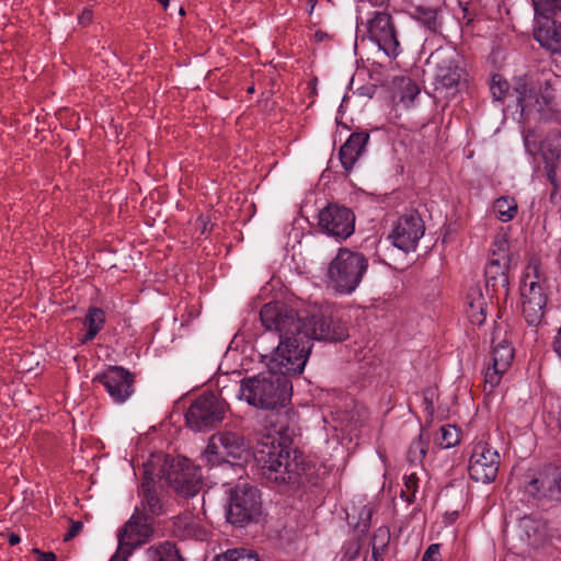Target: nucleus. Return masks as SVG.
<instances>
[{"label": "nucleus", "mask_w": 561, "mask_h": 561, "mask_svg": "<svg viewBox=\"0 0 561 561\" xmlns=\"http://www.w3.org/2000/svg\"><path fill=\"white\" fill-rule=\"evenodd\" d=\"M262 325L278 334L279 343L268 363V371L244 378L239 398L264 410L284 407L291 397L288 375L304 371L312 340L341 342L348 337L346 325L317 306L295 310L279 302L265 304L260 311Z\"/></svg>", "instance_id": "nucleus-1"}, {"label": "nucleus", "mask_w": 561, "mask_h": 561, "mask_svg": "<svg viewBox=\"0 0 561 561\" xmlns=\"http://www.w3.org/2000/svg\"><path fill=\"white\" fill-rule=\"evenodd\" d=\"M254 459L268 483L296 488L308 480L309 463L302 453L290 448L289 439L283 437L280 431L262 436Z\"/></svg>", "instance_id": "nucleus-2"}, {"label": "nucleus", "mask_w": 561, "mask_h": 561, "mask_svg": "<svg viewBox=\"0 0 561 561\" xmlns=\"http://www.w3.org/2000/svg\"><path fill=\"white\" fill-rule=\"evenodd\" d=\"M539 90L531 77L523 76L515 80L514 92L516 93L517 106L520 115L527 118L534 112H541L542 105L554 108L561 104V77L551 76L539 82Z\"/></svg>", "instance_id": "nucleus-3"}, {"label": "nucleus", "mask_w": 561, "mask_h": 561, "mask_svg": "<svg viewBox=\"0 0 561 561\" xmlns=\"http://www.w3.org/2000/svg\"><path fill=\"white\" fill-rule=\"evenodd\" d=\"M368 270V260L360 253L341 248L328 268L329 285L340 294H352Z\"/></svg>", "instance_id": "nucleus-4"}, {"label": "nucleus", "mask_w": 561, "mask_h": 561, "mask_svg": "<svg viewBox=\"0 0 561 561\" xmlns=\"http://www.w3.org/2000/svg\"><path fill=\"white\" fill-rule=\"evenodd\" d=\"M435 64L434 91L444 98H454L468 83V72L460 57L454 53L436 51L430 57Z\"/></svg>", "instance_id": "nucleus-5"}, {"label": "nucleus", "mask_w": 561, "mask_h": 561, "mask_svg": "<svg viewBox=\"0 0 561 561\" xmlns=\"http://www.w3.org/2000/svg\"><path fill=\"white\" fill-rule=\"evenodd\" d=\"M163 458V466L160 470L168 484L184 497L194 496L201 489V471L190 459L157 457L158 461Z\"/></svg>", "instance_id": "nucleus-6"}, {"label": "nucleus", "mask_w": 561, "mask_h": 561, "mask_svg": "<svg viewBox=\"0 0 561 561\" xmlns=\"http://www.w3.org/2000/svg\"><path fill=\"white\" fill-rule=\"evenodd\" d=\"M491 362L484 374V385L492 391L501 381L502 376L511 367L515 351L511 334L505 325H496L491 337Z\"/></svg>", "instance_id": "nucleus-7"}, {"label": "nucleus", "mask_w": 561, "mask_h": 561, "mask_svg": "<svg viewBox=\"0 0 561 561\" xmlns=\"http://www.w3.org/2000/svg\"><path fill=\"white\" fill-rule=\"evenodd\" d=\"M227 403L213 392L197 397L190 405L185 419L194 431H206L219 424L226 414Z\"/></svg>", "instance_id": "nucleus-8"}, {"label": "nucleus", "mask_w": 561, "mask_h": 561, "mask_svg": "<svg viewBox=\"0 0 561 561\" xmlns=\"http://www.w3.org/2000/svg\"><path fill=\"white\" fill-rule=\"evenodd\" d=\"M153 534L152 519L136 507L131 517L118 533V548L111 561H127L133 550L144 545Z\"/></svg>", "instance_id": "nucleus-9"}, {"label": "nucleus", "mask_w": 561, "mask_h": 561, "mask_svg": "<svg viewBox=\"0 0 561 561\" xmlns=\"http://www.w3.org/2000/svg\"><path fill=\"white\" fill-rule=\"evenodd\" d=\"M262 512L260 492L247 483L238 484L230 494L227 512L228 520L236 526H244L255 520Z\"/></svg>", "instance_id": "nucleus-10"}, {"label": "nucleus", "mask_w": 561, "mask_h": 561, "mask_svg": "<svg viewBox=\"0 0 561 561\" xmlns=\"http://www.w3.org/2000/svg\"><path fill=\"white\" fill-rule=\"evenodd\" d=\"M535 275H526L524 285L520 288L523 314L526 322L531 327H538L545 317V310L548 302L547 280L539 275L538 270L534 268Z\"/></svg>", "instance_id": "nucleus-11"}, {"label": "nucleus", "mask_w": 561, "mask_h": 561, "mask_svg": "<svg viewBox=\"0 0 561 561\" xmlns=\"http://www.w3.org/2000/svg\"><path fill=\"white\" fill-rule=\"evenodd\" d=\"M318 225L325 234L344 241L354 233L355 214L346 206L328 204L319 211Z\"/></svg>", "instance_id": "nucleus-12"}, {"label": "nucleus", "mask_w": 561, "mask_h": 561, "mask_svg": "<svg viewBox=\"0 0 561 561\" xmlns=\"http://www.w3.org/2000/svg\"><path fill=\"white\" fill-rule=\"evenodd\" d=\"M367 33L368 38L376 43L378 48L388 57L394 59L400 55V43L389 13L382 11L374 12L367 22Z\"/></svg>", "instance_id": "nucleus-13"}, {"label": "nucleus", "mask_w": 561, "mask_h": 561, "mask_svg": "<svg viewBox=\"0 0 561 561\" xmlns=\"http://www.w3.org/2000/svg\"><path fill=\"white\" fill-rule=\"evenodd\" d=\"M500 467V455L489 443H474L469 459L468 472L472 480L490 483L495 480Z\"/></svg>", "instance_id": "nucleus-14"}, {"label": "nucleus", "mask_w": 561, "mask_h": 561, "mask_svg": "<svg viewBox=\"0 0 561 561\" xmlns=\"http://www.w3.org/2000/svg\"><path fill=\"white\" fill-rule=\"evenodd\" d=\"M249 445L243 436L233 432H221L209 438L205 457L211 465L227 461L228 458L240 459Z\"/></svg>", "instance_id": "nucleus-15"}, {"label": "nucleus", "mask_w": 561, "mask_h": 561, "mask_svg": "<svg viewBox=\"0 0 561 561\" xmlns=\"http://www.w3.org/2000/svg\"><path fill=\"white\" fill-rule=\"evenodd\" d=\"M93 381L101 383L111 399L118 404L125 403L135 392V376L122 366H108Z\"/></svg>", "instance_id": "nucleus-16"}, {"label": "nucleus", "mask_w": 561, "mask_h": 561, "mask_svg": "<svg viewBox=\"0 0 561 561\" xmlns=\"http://www.w3.org/2000/svg\"><path fill=\"white\" fill-rule=\"evenodd\" d=\"M525 492L537 501L561 502V466H546L526 483Z\"/></svg>", "instance_id": "nucleus-17"}, {"label": "nucleus", "mask_w": 561, "mask_h": 561, "mask_svg": "<svg viewBox=\"0 0 561 561\" xmlns=\"http://www.w3.org/2000/svg\"><path fill=\"white\" fill-rule=\"evenodd\" d=\"M425 232V225L416 211L400 216L389 236L398 249L410 252L417 247L420 239Z\"/></svg>", "instance_id": "nucleus-18"}, {"label": "nucleus", "mask_w": 561, "mask_h": 561, "mask_svg": "<svg viewBox=\"0 0 561 561\" xmlns=\"http://www.w3.org/2000/svg\"><path fill=\"white\" fill-rule=\"evenodd\" d=\"M153 460L144 465L142 482L138 489L141 497L140 506H138L142 515L153 519L156 516L163 514V503L154 489Z\"/></svg>", "instance_id": "nucleus-19"}, {"label": "nucleus", "mask_w": 561, "mask_h": 561, "mask_svg": "<svg viewBox=\"0 0 561 561\" xmlns=\"http://www.w3.org/2000/svg\"><path fill=\"white\" fill-rule=\"evenodd\" d=\"M541 156L545 162L547 179L556 185L557 170L561 159V130H550L541 144Z\"/></svg>", "instance_id": "nucleus-20"}, {"label": "nucleus", "mask_w": 561, "mask_h": 561, "mask_svg": "<svg viewBox=\"0 0 561 561\" xmlns=\"http://www.w3.org/2000/svg\"><path fill=\"white\" fill-rule=\"evenodd\" d=\"M369 134L365 131L353 133L339 150L340 162L346 173H350L362 156L367 142Z\"/></svg>", "instance_id": "nucleus-21"}, {"label": "nucleus", "mask_w": 561, "mask_h": 561, "mask_svg": "<svg viewBox=\"0 0 561 561\" xmlns=\"http://www.w3.org/2000/svg\"><path fill=\"white\" fill-rule=\"evenodd\" d=\"M542 23L534 33L535 39L541 47L551 51H561V25L557 24L550 18Z\"/></svg>", "instance_id": "nucleus-22"}, {"label": "nucleus", "mask_w": 561, "mask_h": 561, "mask_svg": "<svg viewBox=\"0 0 561 561\" xmlns=\"http://www.w3.org/2000/svg\"><path fill=\"white\" fill-rule=\"evenodd\" d=\"M508 268L510 265L507 264L489 261L484 272L486 289H491L492 294H497L502 290L504 295H507L510 285Z\"/></svg>", "instance_id": "nucleus-23"}, {"label": "nucleus", "mask_w": 561, "mask_h": 561, "mask_svg": "<svg viewBox=\"0 0 561 561\" xmlns=\"http://www.w3.org/2000/svg\"><path fill=\"white\" fill-rule=\"evenodd\" d=\"M468 300V318L472 324L481 325L486 318V300L480 288H470L467 295Z\"/></svg>", "instance_id": "nucleus-24"}, {"label": "nucleus", "mask_w": 561, "mask_h": 561, "mask_svg": "<svg viewBox=\"0 0 561 561\" xmlns=\"http://www.w3.org/2000/svg\"><path fill=\"white\" fill-rule=\"evenodd\" d=\"M83 323L87 327V332L80 339V341L82 344H85L92 341L103 329L105 324V312L101 308L91 307L84 317Z\"/></svg>", "instance_id": "nucleus-25"}, {"label": "nucleus", "mask_w": 561, "mask_h": 561, "mask_svg": "<svg viewBox=\"0 0 561 561\" xmlns=\"http://www.w3.org/2000/svg\"><path fill=\"white\" fill-rule=\"evenodd\" d=\"M146 558L148 561H183L175 546L169 541L149 547Z\"/></svg>", "instance_id": "nucleus-26"}, {"label": "nucleus", "mask_w": 561, "mask_h": 561, "mask_svg": "<svg viewBox=\"0 0 561 561\" xmlns=\"http://www.w3.org/2000/svg\"><path fill=\"white\" fill-rule=\"evenodd\" d=\"M489 261L501 264H511L510 243L506 233L495 234L490 249Z\"/></svg>", "instance_id": "nucleus-27"}, {"label": "nucleus", "mask_w": 561, "mask_h": 561, "mask_svg": "<svg viewBox=\"0 0 561 561\" xmlns=\"http://www.w3.org/2000/svg\"><path fill=\"white\" fill-rule=\"evenodd\" d=\"M390 542V530L386 526L379 527L371 538V559L370 561H383Z\"/></svg>", "instance_id": "nucleus-28"}, {"label": "nucleus", "mask_w": 561, "mask_h": 561, "mask_svg": "<svg viewBox=\"0 0 561 561\" xmlns=\"http://www.w3.org/2000/svg\"><path fill=\"white\" fill-rule=\"evenodd\" d=\"M493 209L499 220L502 222H508L515 218L518 205L515 198L502 196L495 199Z\"/></svg>", "instance_id": "nucleus-29"}, {"label": "nucleus", "mask_w": 561, "mask_h": 561, "mask_svg": "<svg viewBox=\"0 0 561 561\" xmlns=\"http://www.w3.org/2000/svg\"><path fill=\"white\" fill-rule=\"evenodd\" d=\"M518 529L526 536L527 539L536 538L545 529V522L534 515H525L518 519Z\"/></svg>", "instance_id": "nucleus-30"}, {"label": "nucleus", "mask_w": 561, "mask_h": 561, "mask_svg": "<svg viewBox=\"0 0 561 561\" xmlns=\"http://www.w3.org/2000/svg\"><path fill=\"white\" fill-rule=\"evenodd\" d=\"M428 447V438H424L421 433L416 439H414L407 453V459L411 466L421 465Z\"/></svg>", "instance_id": "nucleus-31"}, {"label": "nucleus", "mask_w": 561, "mask_h": 561, "mask_svg": "<svg viewBox=\"0 0 561 561\" xmlns=\"http://www.w3.org/2000/svg\"><path fill=\"white\" fill-rule=\"evenodd\" d=\"M459 442L460 432L456 426L450 424L443 425L439 430L438 436L435 438V444L443 449L454 447Z\"/></svg>", "instance_id": "nucleus-32"}, {"label": "nucleus", "mask_w": 561, "mask_h": 561, "mask_svg": "<svg viewBox=\"0 0 561 561\" xmlns=\"http://www.w3.org/2000/svg\"><path fill=\"white\" fill-rule=\"evenodd\" d=\"M415 18L422 23L428 31L436 33L438 32L442 23L438 19V12L435 9L417 7L415 9Z\"/></svg>", "instance_id": "nucleus-33"}, {"label": "nucleus", "mask_w": 561, "mask_h": 561, "mask_svg": "<svg viewBox=\"0 0 561 561\" xmlns=\"http://www.w3.org/2000/svg\"><path fill=\"white\" fill-rule=\"evenodd\" d=\"M490 91L495 101H504L508 95L513 94L516 96L514 91L510 94V83L499 73L492 76Z\"/></svg>", "instance_id": "nucleus-34"}, {"label": "nucleus", "mask_w": 561, "mask_h": 561, "mask_svg": "<svg viewBox=\"0 0 561 561\" xmlns=\"http://www.w3.org/2000/svg\"><path fill=\"white\" fill-rule=\"evenodd\" d=\"M535 12L543 18H551L561 12V0H531Z\"/></svg>", "instance_id": "nucleus-35"}, {"label": "nucleus", "mask_w": 561, "mask_h": 561, "mask_svg": "<svg viewBox=\"0 0 561 561\" xmlns=\"http://www.w3.org/2000/svg\"><path fill=\"white\" fill-rule=\"evenodd\" d=\"M214 561H260L256 553L248 549H231L216 557Z\"/></svg>", "instance_id": "nucleus-36"}, {"label": "nucleus", "mask_w": 561, "mask_h": 561, "mask_svg": "<svg viewBox=\"0 0 561 561\" xmlns=\"http://www.w3.org/2000/svg\"><path fill=\"white\" fill-rule=\"evenodd\" d=\"M403 480L404 488L401 490V497L408 503H412L415 501V495L419 489L417 474L415 471L405 472Z\"/></svg>", "instance_id": "nucleus-37"}, {"label": "nucleus", "mask_w": 561, "mask_h": 561, "mask_svg": "<svg viewBox=\"0 0 561 561\" xmlns=\"http://www.w3.org/2000/svg\"><path fill=\"white\" fill-rule=\"evenodd\" d=\"M419 87L411 80H408V82L404 84L401 91V101L412 103L419 95Z\"/></svg>", "instance_id": "nucleus-38"}, {"label": "nucleus", "mask_w": 561, "mask_h": 561, "mask_svg": "<svg viewBox=\"0 0 561 561\" xmlns=\"http://www.w3.org/2000/svg\"><path fill=\"white\" fill-rule=\"evenodd\" d=\"M439 546L431 545L423 554L422 561H438Z\"/></svg>", "instance_id": "nucleus-39"}, {"label": "nucleus", "mask_w": 561, "mask_h": 561, "mask_svg": "<svg viewBox=\"0 0 561 561\" xmlns=\"http://www.w3.org/2000/svg\"><path fill=\"white\" fill-rule=\"evenodd\" d=\"M82 527H83V524L81 522L71 520L70 527H69L67 534L65 535L64 540L68 541V540H71L72 538H75L81 531Z\"/></svg>", "instance_id": "nucleus-40"}, {"label": "nucleus", "mask_w": 561, "mask_h": 561, "mask_svg": "<svg viewBox=\"0 0 561 561\" xmlns=\"http://www.w3.org/2000/svg\"><path fill=\"white\" fill-rule=\"evenodd\" d=\"M552 348L556 352V354L561 358V325L553 339Z\"/></svg>", "instance_id": "nucleus-41"}, {"label": "nucleus", "mask_w": 561, "mask_h": 561, "mask_svg": "<svg viewBox=\"0 0 561 561\" xmlns=\"http://www.w3.org/2000/svg\"><path fill=\"white\" fill-rule=\"evenodd\" d=\"M91 20H92V11L91 10H84L79 16V22L82 25L89 24L91 22Z\"/></svg>", "instance_id": "nucleus-42"}, {"label": "nucleus", "mask_w": 561, "mask_h": 561, "mask_svg": "<svg viewBox=\"0 0 561 561\" xmlns=\"http://www.w3.org/2000/svg\"><path fill=\"white\" fill-rule=\"evenodd\" d=\"M313 37H314V41L316 42H323V41H327L329 39V34L321 31V30H318L316 31V33L313 34Z\"/></svg>", "instance_id": "nucleus-43"}, {"label": "nucleus", "mask_w": 561, "mask_h": 561, "mask_svg": "<svg viewBox=\"0 0 561 561\" xmlns=\"http://www.w3.org/2000/svg\"><path fill=\"white\" fill-rule=\"evenodd\" d=\"M196 222H197L198 227H201L202 233H205L207 230V224H208L207 218L204 216H199L197 218Z\"/></svg>", "instance_id": "nucleus-44"}, {"label": "nucleus", "mask_w": 561, "mask_h": 561, "mask_svg": "<svg viewBox=\"0 0 561 561\" xmlns=\"http://www.w3.org/2000/svg\"><path fill=\"white\" fill-rule=\"evenodd\" d=\"M21 541V538L18 534L11 533L8 537V542L10 546H15Z\"/></svg>", "instance_id": "nucleus-45"}, {"label": "nucleus", "mask_w": 561, "mask_h": 561, "mask_svg": "<svg viewBox=\"0 0 561 561\" xmlns=\"http://www.w3.org/2000/svg\"><path fill=\"white\" fill-rule=\"evenodd\" d=\"M39 561H56V556L54 552H43Z\"/></svg>", "instance_id": "nucleus-46"}, {"label": "nucleus", "mask_w": 561, "mask_h": 561, "mask_svg": "<svg viewBox=\"0 0 561 561\" xmlns=\"http://www.w3.org/2000/svg\"><path fill=\"white\" fill-rule=\"evenodd\" d=\"M309 4H310V13L313 11L316 4H317V0H308Z\"/></svg>", "instance_id": "nucleus-47"}, {"label": "nucleus", "mask_w": 561, "mask_h": 561, "mask_svg": "<svg viewBox=\"0 0 561 561\" xmlns=\"http://www.w3.org/2000/svg\"><path fill=\"white\" fill-rule=\"evenodd\" d=\"M164 9L169 5L170 0H157Z\"/></svg>", "instance_id": "nucleus-48"}, {"label": "nucleus", "mask_w": 561, "mask_h": 561, "mask_svg": "<svg viewBox=\"0 0 561 561\" xmlns=\"http://www.w3.org/2000/svg\"><path fill=\"white\" fill-rule=\"evenodd\" d=\"M558 424H559V428L561 432V411L559 412V415H558Z\"/></svg>", "instance_id": "nucleus-49"}]
</instances>
